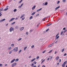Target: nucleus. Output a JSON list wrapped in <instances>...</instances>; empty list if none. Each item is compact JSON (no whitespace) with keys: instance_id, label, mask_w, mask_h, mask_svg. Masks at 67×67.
I'll use <instances>...</instances> for the list:
<instances>
[{"instance_id":"41","label":"nucleus","mask_w":67,"mask_h":67,"mask_svg":"<svg viewBox=\"0 0 67 67\" xmlns=\"http://www.w3.org/2000/svg\"><path fill=\"white\" fill-rule=\"evenodd\" d=\"M18 27H19V26H16V29H18Z\"/></svg>"},{"instance_id":"8","label":"nucleus","mask_w":67,"mask_h":67,"mask_svg":"<svg viewBox=\"0 0 67 67\" xmlns=\"http://www.w3.org/2000/svg\"><path fill=\"white\" fill-rule=\"evenodd\" d=\"M15 19V18H13L12 19H10V20L9 21V22H11V21H13V20H14Z\"/></svg>"},{"instance_id":"51","label":"nucleus","mask_w":67,"mask_h":67,"mask_svg":"<svg viewBox=\"0 0 67 67\" xmlns=\"http://www.w3.org/2000/svg\"><path fill=\"white\" fill-rule=\"evenodd\" d=\"M66 31H67L66 30H65L64 32V33H65V32H66Z\"/></svg>"},{"instance_id":"45","label":"nucleus","mask_w":67,"mask_h":67,"mask_svg":"<svg viewBox=\"0 0 67 67\" xmlns=\"http://www.w3.org/2000/svg\"><path fill=\"white\" fill-rule=\"evenodd\" d=\"M62 61V60H61V59H59V63H60Z\"/></svg>"},{"instance_id":"54","label":"nucleus","mask_w":67,"mask_h":67,"mask_svg":"<svg viewBox=\"0 0 67 67\" xmlns=\"http://www.w3.org/2000/svg\"><path fill=\"white\" fill-rule=\"evenodd\" d=\"M63 30H66V28H64L63 29Z\"/></svg>"},{"instance_id":"12","label":"nucleus","mask_w":67,"mask_h":67,"mask_svg":"<svg viewBox=\"0 0 67 67\" xmlns=\"http://www.w3.org/2000/svg\"><path fill=\"white\" fill-rule=\"evenodd\" d=\"M35 7H36V6L35 5L32 7V10H34L35 8Z\"/></svg>"},{"instance_id":"50","label":"nucleus","mask_w":67,"mask_h":67,"mask_svg":"<svg viewBox=\"0 0 67 67\" xmlns=\"http://www.w3.org/2000/svg\"><path fill=\"white\" fill-rule=\"evenodd\" d=\"M56 53H57V51H56L54 53L55 54H56Z\"/></svg>"},{"instance_id":"23","label":"nucleus","mask_w":67,"mask_h":67,"mask_svg":"<svg viewBox=\"0 0 67 67\" xmlns=\"http://www.w3.org/2000/svg\"><path fill=\"white\" fill-rule=\"evenodd\" d=\"M47 4H48V3H47V2H46L45 3L44 5H47Z\"/></svg>"},{"instance_id":"59","label":"nucleus","mask_w":67,"mask_h":67,"mask_svg":"<svg viewBox=\"0 0 67 67\" xmlns=\"http://www.w3.org/2000/svg\"><path fill=\"white\" fill-rule=\"evenodd\" d=\"M33 31V30H31L30 31V32H32Z\"/></svg>"},{"instance_id":"52","label":"nucleus","mask_w":67,"mask_h":67,"mask_svg":"<svg viewBox=\"0 0 67 67\" xmlns=\"http://www.w3.org/2000/svg\"><path fill=\"white\" fill-rule=\"evenodd\" d=\"M34 63L35 64H36V62L35 61L34 62Z\"/></svg>"},{"instance_id":"64","label":"nucleus","mask_w":67,"mask_h":67,"mask_svg":"<svg viewBox=\"0 0 67 67\" xmlns=\"http://www.w3.org/2000/svg\"><path fill=\"white\" fill-rule=\"evenodd\" d=\"M18 18H16L15 19V20H18Z\"/></svg>"},{"instance_id":"26","label":"nucleus","mask_w":67,"mask_h":67,"mask_svg":"<svg viewBox=\"0 0 67 67\" xmlns=\"http://www.w3.org/2000/svg\"><path fill=\"white\" fill-rule=\"evenodd\" d=\"M40 58V56H38L37 57H36V59H38Z\"/></svg>"},{"instance_id":"10","label":"nucleus","mask_w":67,"mask_h":67,"mask_svg":"<svg viewBox=\"0 0 67 67\" xmlns=\"http://www.w3.org/2000/svg\"><path fill=\"white\" fill-rule=\"evenodd\" d=\"M42 9V8H41L40 9H38L37 10V12H39L40 11H41V10Z\"/></svg>"},{"instance_id":"16","label":"nucleus","mask_w":67,"mask_h":67,"mask_svg":"<svg viewBox=\"0 0 67 67\" xmlns=\"http://www.w3.org/2000/svg\"><path fill=\"white\" fill-rule=\"evenodd\" d=\"M24 29V27H21L20 29V31H22Z\"/></svg>"},{"instance_id":"5","label":"nucleus","mask_w":67,"mask_h":67,"mask_svg":"<svg viewBox=\"0 0 67 67\" xmlns=\"http://www.w3.org/2000/svg\"><path fill=\"white\" fill-rule=\"evenodd\" d=\"M16 65V63H13L12 65V67H14V66H15Z\"/></svg>"},{"instance_id":"44","label":"nucleus","mask_w":67,"mask_h":67,"mask_svg":"<svg viewBox=\"0 0 67 67\" xmlns=\"http://www.w3.org/2000/svg\"><path fill=\"white\" fill-rule=\"evenodd\" d=\"M11 53H12V51H11L10 52H9V54H11Z\"/></svg>"},{"instance_id":"62","label":"nucleus","mask_w":67,"mask_h":67,"mask_svg":"<svg viewBox=\"0 0 67 67\" xmlns=\"http://www.w3.org/2000/svg\"><path fill=\"white\" fill-rule=\"evenodd\" d=\"M21 6H20L19 7H19V8H21Z\"/></svg>"},{"instance_id":"34","label":"nucleus","mask_w":67,"mask_h":67,"mask_svg":"<svg viewBox=\"0 0 67 67\" xmlns=\"http://www.w3.org/2000/svg\"><path fill=\"white\" fill-rule=\"evenodd\" d=\"M26 35H29V32H26Z\"/></svg>"},{"instance_id":"53","label":"nucleus","mask_w":67,"mask_h":67,"mask_svg":"<svg viewBox=\"0 0 67 67\" xmlns=\"http://www.w3.org/2000/svg\"><path fill=\"white\" fill-rule=\"evenodd\" d=\"M34 63H33L31 64V66H34Z\"/></svg>"},{"instance_id":"61","label":"nucleus","mask_w":67,"mask_h":67,"mask_svg":"<svg viewBox=\"0 0 67 67\" xmlns=\"http://www.w3.org/2000/svg\"><path fill=\"white\" fill-rule=\"evenodd\" d=\"M66 1V0H63V2H65Z\"/></svg>"},{"instance_id":"21","label":"nucleus","mask_w":67,"mask_h":67,"mask_svg":"<svg viewBox=\"0 0 67 67\" xmlns=\"http://www.w3.org/2000/svg\"><path fill=\"white\" fill-rule=\"evenodd\" d=\"M32 18H33V16H31L30 18L29 19L30 20H31Z\"/></svg>"},{"instance_id":"14","label":"nucleus","mask_w":67,"mask_h":67,"mask_svg":"<svg viewBox=\"0 0 67 67\" xmlns=\"http://www.w3.org/2000/svg\"><path fill=\"white\" fill-rule=\"evenodd\" d=\"M59 57L58 56L57 57H56L55 59L56 60H57L58 59H59Z\"/></svg>"},{"instance_id":"48","label":"nucleus","mask_w":67,"mask_h":67,"mask_svg":"<svg viewBox=\"0 0 67 67\" xmlns=\"http://www.w3.org/2000/svg\"><path fill=\"white\" fill-rule=\"evenodd\" d=\"M46 51H45V50L44 51H43V52L42 53H45V52Z\"/></svg>"},{"instance_id":"38","label":"nucleus","mask_w":67,"mask_h":67,"mask_svg":"<svg viewBox=\"0 0 67 67\" xmlns=\"http://www.w3.org/2000/svg\"><path fill=\"white\" fill-rule=\"evenodd\" d=\"M64 49H63L62 51V52H64Z\"/></svg>"},{"instance_id":"1","label":"nucleus","mask_w":67,"mask_h":67,"mask_svg":"<svg viewBox=\"0 0 67 67\" xmlns=\"http://www.w3.org/2000/svg\"><path fill=\"white\" fill-rule=\"evenodd\" d=\"M59 35V33H58L57 34V35H56L55 37L56 38H55V41H56V40H57V39H58L59 38V36H58Z\"/></svg>"},{"instance_id":"56","label":"nucleus","mask_w":67,"mask_h":67,"mask_svg":"<svg viewBox=\"0 0 67 67\" xmlns=\"http://www.w3.org/2000/svg\"><path fill=\"white\" fill-rule=\"evenodd\" d=\"M59 63H58L57 64V65H59Z\"/></svg>"},{"instance_id":"43","label":"nucleus","mask_w":67,"mask_h":67,"mask_svg":"<svg viewBox=\"0 0 67 67\" xmlns=\"http://www.w3.org/2000/svg\"><path fill=\"white\" fill-rule=\"evenodd\" d=\"M49 58L47 59V61H49Z\"/></svg>"},{"instance_id":"18","label":"nucleus","mask_w":67,"mask_h":67,"mask_svg":"<svg viewBox=\"0 0 67 67\" xmlns=\"http://www.w3.org/2000/svg\"><path fill=\"white\" fill-rule=\"evenodd\" d=\"M8 9H9V8H7L4 9V11H7V10H8Z\"/></svg>"},{"instance_id":"15","label":"nucleus","mask_w":67,"mask_h":67,"mask_svg":"<svg viewBox=\"0 0 67 67\" xmlns=\"http://www.w3.org/2000/svg\"><path fill=\"white\" fill-rule=\"evenodd\" d=\"M0 10H1V11H3V8H2L1 9H0Z\"/></svg>"},{"instance_id":"39","label":"nucleus","mask_w":67,"mask_h":67,"mask_svg":"<svg viewBox=\"0 0 67 67\" xmlns=\"http://www.w3.org/2000/svg\"><path fill=\"white\" fill-rule=\"evenodd\" d=\"M59 2H60V1H58L57 2V4H58L59 3Z\"/></svg>"},{"instance_id":"28","label":"nucleus","mask_w":67,"mask_h":67,"mask_svg":"<svg viewBox=\"0 0 67 67\" xmlns=\"http://www.w3.org/2000/svg\"><path fill=\"white\" fill-rule=\"evenodd\" d=\"M22 52V50H20L19 51V53H18V54H20V53H21Z\"/></svg>"},{"instance_id":"13","label":"nucleus","mask_w":67,"mask_h":67,"mask_svg":"<svg viewBox=\"0 0 67 67\" xmlns=\"http://www.w3.org/2000/svg\"><path fill=\"white\" fill-rule=\"evenodd\" d=\"M36 59V58H35L34 59H32L31 61V62H33V61H34V60H35Z\"/></svg>"},{"instance_id":"19","label":"nucleus","mask_w":67,"mask_h":67,"mask_svg":"<svg viewBox=\"0 0 67 67\" xmlns=\"http://www.w3.org/2000/svg\"><path fill=\"white\" fill-rule=\"evenodd\" d=\"M25 15V14H23V15H22V16H21L20 17V18H23V17H24V16Z\"/></svg>"},{"instance_id":"35","label":"nucleus","mask_w":67,"mask_h":67,"mask_svg":"<svg viewBox=\"0 0 67 67\" xmlns=\"http://www.w3.org/2000/svg\"><path fill=\"white\" fill-rule=\"evenodd\" d=\"M19 61V59H17L15 60V61H17V62H18V61Z\"/></svg>"},{"instance_id":"11","label":"nucleus","mask_w":67,"mask_h":67,"mask_svg":"<svg viewBox=\"0 0 67 67\" xmlns=\"http://www.w3.org/2000/svg\"><path fill=\"white\" fill-rule=\"evenodd\" d=\"M15 59H13L12 61L11 62V63H13L15 61Z\"/></svg>"},{"instance_id":"9","label":"nucleus","mask_w":67,"mask_h":67,"mask_svg":"<svg viewBox=\"0 0 67 67\" xmlns=\"http://www.w3.org/2000/svg\"><path fill=\"white\" fill-rule=\"evenodd\" d=\"M60 8V6L59 5L58 7H57L56 8H55V10H57L58 9H59V8Z\"/></svg>"},{"instance_id":"4","label":"nucleus","mask_w":67,"mask_h":67,"mask_svg":"<svg viewBox=\"0 0 67 67\" xmlns=\"http://www.w3.org/2000/svg\"><path fill=\"white\" fill-rule=\"evenodd\" d=\"M54 45V43H52V44H50L48 46V47H52V46H53V45Z\"/></svg>"},{"instance_id":"22","label":"nucleus","mask_w":67,"mask_h":67,"mask_svg":"<svg viewBox=\"0 0 67 67\" xmlns=\"http://www.w3.org/2000/svg\"><path fill=\"white\" fill-rule=\"evenodd\" d=\"M17 10V9H15L13 10V12H16V11Z\"/></svg>"},{"instance_id":"36","label":"nucleus","mask_w":67,"mask_h":67,"mask_svg":"<svg viewBox=\"0 0 67 67\" xmlns=\"http://www.w3.org/2000/svg\"><path fill=\"white\" fill-rule=\"evenodd\" d=\"M45 19H46V18H43L42 20V21H44V20Z\"/></svg>"},{"instance_id":"33","label":"nucleus","mask_w":67,"mask_h":67,"mask_svg":"<svg viewBox=\"0 0 67 67\" xmlns=\"http://www.w3.org/2000/svg\"><path fill=\"white\" fill-rule=\"evenodd\" d=\"M18 47H15V48H14V49L16 50V49H18Z\"/></svg>"},{"instance_id":"55","label":"nucleus","mask_w":67,"mask_h":67,"mask_svg":"<svg viewBox=\"0 0 67 67\" xmlns=\"http://www.w3.org/2000/svg\"><path fill=\"white\" fill-rule=\"evenodd\" d=\"M57 42H58V41L57 40L55 42V43H57Z\"/></svg>"},{"instance_id":"30","label":"nucleus","mask_w":67,"mask_h":67,"mask_svg":"<svg viewBox=\"0 0 67 67\" xmlns=\"http://www.w3.org/2000/svg\"><path fill=\"white\" fill-rule=\"evenodd\" d=\"M22 40V38H21L19 39V40H18V41H20V40Z\"/></svg>"},{"instance_id":"49","label":"nucleus","mask_w":67,"mask_h":67,"mask_svg":"<svg viewBox=\"0 0 67 67\" xmlns=\"http://www.w3.org/2000/svg\"><path fill=\"white\" fill-rule=\"evenodd\" d=\"M11 48V47H9V48H8V49H10Z\"/></svg>"},{"instance_id":"32","label":"nucleus","mask_w":67,"mask_h":67,"mask_svg":"<svg viewBox=\"0 0 67 67\" xmlns=\"http://www.w3.org/2000/svg\"><path fill=\"white\" fill-rule=\"evenodd\" d=\"M49 30V29H48L46 30V32H48V31Z\"/></svg>"},{"instance_id":"27","label":"nucleus","mask_w":67,"mask_h":67,"mask_svg":"<svg viewBox=\"0 0 67 67\" xmlns=\"http://www.w3.org/2000/svg\"><path fill=\"white\" fill-rule=\"evenodd\" d=\"M15 21L13 23H12L11 24L12 25H13L14 24H15Z\"/></svg>"},{"instance_id":"20","label":"nucleus","mask_w":67,"mask_h":67,"mask_svg":"<svg viewBox=\"0 0 67 67\" xmlns=\"http://www.w3.org/2000/svg\"><path fill=\"white\" fill-rule=\"evenodd\" d=\"M64 33V31H62L60 34V35H62L63 34V33Z\"/></svg>"},{"instance_id":"46","label":"nucleus","mask_w":67,"mask_h":67,"mask_svg":"<svg viewBox=\"0 0 67 67\" xmlns=\"http://www.w3.org/2000/svg\"><path fill=\"white\" fill-rule=\"evenodd\" d=\"M23 3L21 4L20 6L21 7H22V6H23Z\"/></svg>"},{"instance_id":"63","label":"nucleus","mask_w":67,"mask_h":67,"mask_svg":"<svg viewBox=\"0 0 67 67\" xmlns=\"http://www.w3.org/2000/svg\"><path fill=\"white\" fill-rule=\"evenodd\" d=\"M33 67H36V66L35 65V66H33Z\"/></svg>"},{"instance_id":"37","label":"nucleus","mask_w":67,"mask_h":67,"mask_svg":"<svg viewBox=\"0 0 67 67\" xmlns=\"http://www.w3.org/2000/svg\"><path fill=\"white\" fill-rule=\"evenodd\" d=\"M34 47V45H33L31 46V48H32Z\"/></svg>"},{"instance_id":"6","label":"nucleus","mask_w":67,"mask_h":67,"mask_svg":"<svg viewBox=\"0 0 67 67\" xmlns=\"http://www.w3.org/2000/svg\"><path fill=\"white\" fill-rule=\"evenodd\" d=\"M5 19H2L1 20H0V22H3V21H5Z\"/></svg>"},{"instance_id":"17","label":"nucleus","mask_w":67,"mask_h":67,"mask_svg":"<svg viewBox=\"0 0 67 67\" xmlns=\"http://www.w3.org/2000/svg\"><path fill=\"white\" fill-rule=\"evenodd\" d=\"M35 13H36V12H34L33 13L31 14L32 15H34V14H35Z\"/></svg>"},{"instance_id":"57","label":"nucleus","mask_w":67,"mask_h":67,"mask_svg":"<svg viewBox=\"0 0 67 67\" xmlns=\"http://www.w3.org/2000/svg\"><path fill=\"white\" fill-rule=\"evenodd\" d=\"M42 67H45V66H44V65H42Z\"/></svg>"},{"instance_id":"60","label":"nucleus","mask_w":67,"mask_h":67,"mask_svg":"<svg viewBox=\"0 0 67 67\" xmlns=\"http://www.w3.org/2000/svg\"><path fill=\"white\" fill-rule=\"evenodd\" d=\"M52 58H53V56H52L51 57V58H50V59H52Z\"/></svg>"},{"instance_id":"2","label":"nucleus","mask_w":67,"mask_h":67,"mask_svg":"<svg viewBox=\"0 0 67 67\" xmlns=\"http://www.w3.org/2000/svg\"><path fill=\"white\" fill-rule=\"evenodd\" d=\"M67 63V61H65V62H64L63 63V64H62V66L63 67H64L65 66V64Z\"/></svg>"},{"instance_id":"31","label":"nucleus","mask_w":67,"mask_h":67,"mask_svg":"<svg viewBox=\"0 0 67 67\" xmlns=\"http://www.w3.org/2000/svg\"><path fill=\"white\" fill-rule=\"evenodd\" d=\"M27 47H25L24 48V50H25V49H26V48H27Z\"/></svg>"},{"instance_id":"47","label":"nucleus","mask_w":67,"mask_h":67,"mask_svg":"<svg viewBox=\"0 0 67 67\" xmlns=\"http://www.w3.org/2000/svg\"><path fill=\"white\" fill-rule=\"evenodd\" d=\"M11 45H12V47L14 46V44H11Z\"/></svg>"},{"instance_id":"3","label":"nucleus","mask_w":67,"mask_h":67,"mask_svg":"<svg viewBox=\"0 0 67 67\" xmlns=\"http://www.w3.org/2000/svg\"><path fill=\"white\" fill-rule=\"evenodd\" d=\"M10 32H12V31H14V28H13L12 27H11L10 29Z\"/></svg>"},{"instance_id":"40","label":"nucleus","mask_w":67,"mask_h":67,"mask_svg":"<svg viewBox=\"0 0 67 67\" xmlns=\"http://www.w3.org/2000/svg\"><path fill=\"white\" fill-rule=\"evenodd\" d=\"M52 25V23H50L48 24V26H49L50 25Z\"/></svg>"},{"instance_id":"42","label":"nucleus","mask_w":67,"mask_h":67,"mask_svg":"<svg viewBox=\"0 0 67 67\" xmlns=\"http://www.w3.org/2000/svg\"><path fill=\"white\" fill-rule=\"evenodd\" d=\"M25 19V18L24 17L22 19V20H24V19Z\"/></svg>"},{"instance_id":"25","label":"nucleus","mask_w":67,"mask_h":67,"mask_svg":"<svg viewBox=\"0 0 67 67\" xmlns=\"http://www.w3.org/2000/svg\"><path fill=\"white\" fill-rule=\"evenodd\" d=\"M3 66V64H0V67H2Z\"/></svg>"},{"instance_id":"24","label":"nucleus","mask_w":67,"mask_h":67,"mask_svg":"<svg viewBox=\"0 0 67 67\" xmlns=\"http://www.w3.org/2000/svg\"><path fill=\"white\" fill-rule=\"evenodd\" d=\"M45 59H44L42 61V62H41V64H43V62L45 61Z\"/></svg>"},{"instance_id":"58","label":"nucleus","mask_w":67,"mask_h":67,"mask_svg":"<svg viewBox=\"0 0 67 67\" xmlns=\"http://www.w3.org/2000/svg\"><path fill=\"white\" fill-rule=\"evenodd\" d=\"M66 55H67V54L66 53H65L64 55V56H66Z\"/></svg>"},{"instance_id":"7","label":"nucleus","mask_w":67,"mask_h":67,"mask_svg":"<svg viewBox=\"0 0 67 67\" xmlns=\"http://www.w3.org/2000/svg\"><path fill=\"white\" fill-rule=\"evenodd\" d=\"M12 51H14V52H17V51H18V49H17L16 50H15V49H14L13 50H12Z\"/></svg>"},{"instance_id":"29","label":"nucleus","mask_w":67,"mask_h":67,"mask_svg":"<svg viewBox=\"0 0 67 67\" xmlns=\"http://www.w3.org/2000/svg\"><path fill=\"white\" fill-rule=\"evenodd\" d=\"M53 51V50H51L50 51H49L48 52V53H50L52 52Z\"/></svg>"}]
</instances>
